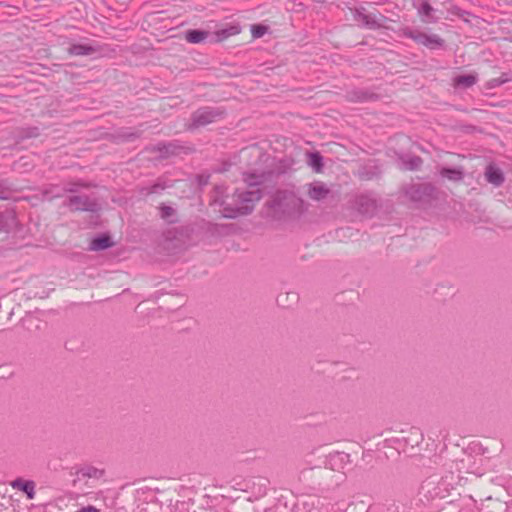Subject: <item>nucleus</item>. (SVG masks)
Here are the masks:
<instances>
[{
	"label": "nucleus",
	"instance_id": "obj_1",
	"mask_svg": "<svg viewBox=\"0 0 512 512\" xmlns=\"http://www.w3.org/2000/svg\"><path fill=\"white\" fill-rule=\"evenodd\" d=\"M243 180L249 189H236L233 194V205L223 200L219 201L220 206L223 207V217L234 219L238 216L249 215L253 212L256 203L262 198L263 194L259 186L265 181L264 174L246 173L243 175Z\"/></svg>",
	"mask_w": 512,
	"mask_h": 512
},
{
	"label": "nucleus",
	"instance_id": "obj_2",
	"mask_svg": "<svg viewBox=\"0 0 512 512\" xmlns=\"http://www.w3.org/2000/svg\"><path fill=\"white\" fill-rule=\"evenodd\" d=\"M268 216L273 220H284L300 216L306 209L303 199L291 191H277L267 203Z\"/></svg>",
	"mask_w": 512,
	"mask_h": 512
},
{
	"label": "nucleus",
	"instance_id": "obj_3",
	"mask_svg": "<svg viewBox=\"0 0 512 512\" xmlns=\"http://www.w3.org/2000/svg\"><path fill=\"white\" fill-rule=\"evenodd\" d=\"M63 206L68 208L71 212H98L101 209L95 197L86 194H77L68 196Z\"/></svg>",
	"mask_w": 512,
	"mask_h": 512
},
{
	"label": "nucleus",
	"instance_id": "obj_4",
	"mask_svg": "<svg viewBox=\"0 0 512 512\" xmlns=\"http://www.w3.org/2000/svg\"><path fill=\"white\" fill-rule=\"evenodd\" d=\"M404 192L411 201L417 203H429L436 198V187L431 183L409 184Z\"/></svg>",
	"mask_w": 512,
	"mask_h": 512
},
{
	"label": "nucleus",
	"instance_id": "obj_5",
	"mask_svg": "<svg viewBox=\"0 0 512 512\" xmlns=\"http://www.w3.org/2000/svg\"><path fill=\"white\" fill-rule=\"evenodd\" d=\"M452 488V484L448 482V476L440 480H437L435 477H430L421 485V491L431 498H445Z\"/></svg>",
	"mask_w": 512,
	"mask_h": 512
},
{
	"label": "nucleus",
	"instance_id": "obj_6",
	"mask_svg": "<svg viewBox=\"0 0 512 512\" xmlns=\"http://www.w3.org/2000/svg\"><path fill=\"white\" fill-rule=\"evenodd\" d=\"M223 111L214 107H202L193 112L189 129H197L215 122L223 115Z\"/></svg>",
	"mask_w": 512,
	"mask_h": 512
},
{
	"label": "nucleus",
	"instance_id": "obj_7",
	"mask_svg": "<svg viewBox=\"0 0 512 512\" xmlns=\"http://www.w3.org/2000/svg\"><path fill=\"white\" fill-rule=\"evenodd\" d=\"M402 34L404 37L412 39L418 44H421L429 49H438L444 45V40L436 34L428 35L417 29L406 27L403 29Z\"/></svg>",
	"mask_w": 512,
	"mask_h": 512
},
{
	"label": "nucleus",
	"instance_id": "obj_8",
	"mask_svg": "<svg viewBox=\"0 0 512 512\" xmlns=\"http://www.w3.org/2000/svg\"><path fill=\"white\" fill-rule=\"evenodd\" d=\"M355 206L357 210L364 215H371L376 210V200L368 195V194H361L356 197L355 199Z\"/></svg>",
	"mask_w": 512,
	"mask_h": 512
},
{
	"label": "nucleus",
	"instance_id": "obj_9",
	"mask_svg": "<svg viewBox=\"0 0 512 512\" xmlns=\"http://www.w3.org/2000/svg\"><path fill=\"white\" fill-rule=\"evenodd\" d=\"M484 175L487 182L495 187H500L505 181L503 171L494 164L487 165Z\"/></svg>",
	"mask_w": 512,
	"mask_h": 512
},
{
	"label": "nucleus",
	"instance_id": "obj_10",
	"mask_svg": "<svg viewBox=\"0 0 512 512\" xmlns=\"http://www.w3.org/2000/svg\"><path fill=\"white\" fill-rule=\"evenodd\" d=\"M13 489L22 491L26 494L27 498L32 500L35 497V482L33 480H24L23 478H16L10 483Z\"/></svg>",
	"mask_w": 512,
	"mask_h": 512
},
{
	"label": "nucleus",
	"instance_id": "obj_11",
	"mask_svg": "<svg viewBox=\"0 0 512 512\" xmlns=\"http://www.w3.org/2000/svg\"><path fill=\"white\" fill-rule=\"evenodd\" d=\"M16 226V215L12 209L0 211V233L7 234Z\"/></svg>",
	"mask_w": 512,
	"mask_h": 512
},
{
	"label": "nucleus",
	"instance_id": "obj_12",
	"mask_svg": "<svg viewBox=\"0 0 512 512\" xmlns=\"http://www.w3.org/2000/svg\"><path fill=\"white\" fill-rule=\"evenodd\" d=\"M308 196L314 201L325 199L329 194V188L322 182H314L308 184Z\"/></svg>",
	"mask_w": 512,
	"mask_h": 512
},
{
	"label": "nucleus",
	"instance_id": "obj_13",
	"mask_svg": "<svg viewBox=\"0 0 512 512\" xmlns=\"http://www.w3.org/2000/svg\"><path fill=\"white\" fill-rule=\"evenodd\" d=\"M183 149L182 146L178 144L176 141L167 142V143H158L154 146L153 151H156L160 154L161 157L166 158L171 155H177Z\"/></svg>",
	"mask_w": 512,
	"mask_h": 512
},
{
	"label": "nucleus",
	"instance_id": "obj_14",
	"mask_svg": "<svg viewBox=\"0 0 512 512\" xmlns=\"http://www.w3.org/2000/svg\"><path fill=\"white\" fill-rule=\"evenodd\" d=\"M440 175L443 178H447L450 181L453 182H461L464 179V169L463 167H456V168H447L443 167L440 170Z\"/></svg>",
	"mask_w": 512,
	"mask_h": 512
},
{
	"label": "nucleus",
	"instance_id": "obj_15",
	"mask_svg": "<svg viewBox=\"0 0 512 512\" xmlns=\"http://www.w3.org/2000/svg\"><path fill=\"white\" fill-rule=\"evenodd\" d=\"M356 20L360 22L363 26L370 29H377L381 27L380 19H378L375 15L365 14L362 12H358L356 15Z\"/></svg>",
	"mask_w": 512,
	"mask_h": 512
},
{
	"label": "nucleus",
	"instance_id": "obj_16",
	"mask_svg": "<svg viewBox=\"0 0 512 512\" xmlns=\"http://www.w3.org/2000/svg\"><path fill=\"white\" fill-rule=\"evenodd\" d=\"M171 186L168 181L160 178L153 185L141 188L140 193L144 196L160 194L163 190Z\"/></svg>",
	"mask_w": 512,
	"mask_h": 512
},
{
	"label": "nucleus",
	"instance_id": "obj_17",
	"mask_svg": "<svg viewBox=\"0 0 512 512\" xmlns=\"http://www.w3.org/2000/svg\"><path fill=\"white\" fill-rule=\"evenodd\" d=\"M97 52V49L88 44H72L68 48V53L74 56H88Z\"/></svg>",
	"mask_w": 512,
	"mask_h": 512
},
{
	"label": "nucleus",
	"instance_id": "obj_18",
	"mask_svg": "<svg viewBox=\"0 0 512 512\" xmlns=\"http://www.w3.org/2000/svg\"><path fill=\"white\" fill-rule=\"evenodd\" d=\"M112 241L110 236L108 235H100L94 238L89 245V250L91 251H101L112 246Z\"/></svg>",
	"mask_w": 512,
	"mask_h": 512
},
{
	"label": "nucleus",
	"instance_id": "obj_19",
	"mask_svg": "<svg viewBox=\"0 0 512 512\" xmlns=\"http://www.w3.org/2000/svg\"><path fill=\"white\" fill-rule=\"evenodd\" d=\"M104 470L98 469L94 466L86 465L77 471V475L82 478L99 479L104 475Z\"/></svg>",
	"mask_w": 512,
	"mask_h": 512
},
{
	"label": "nucleus",
	"instance_id": "obj_20",
	"mask_svg": "<svg viewBox=\"0 0 512 512\" xmlns=\"http://www.w3.org/2000/svg\"><path fill=\"white\" fill-rule=\"evenodd\" d=\"M18 189L7 179L0 180V200H8Z\"/></svg>",
	"mask_w": 512,
	"mask_h": 512
},
{
	"label": "nucleus",
	"instance_id": "obj_21",
	"mask_svg": "<svg viewBox=\"0 0 512 512\" xmlns=\"http://www.w3.org/2000/svg\"><path fill=\"white\" fill-rule=\"evenodd\" d=\"M209 36V33L207 31L203 30H188L185 33V39L189 43L197 44L203 42L207 37Z\"/></svg>",
	"mask_w": 512,
	"mask_h": 512
},
{
	"label": "nucleus",
	"instance_id": "obj_22",
	"mask_svg": "<svg viewBox=\"0 0 512 512\" xmlns=\"http://www.w3.org/2000/svg\"><path fill=\"white\" fill-rule=\"evenodd\" d=\"M477 82V77L472 74L459 75L454 78V85L456 87L470 88Z\"/></svg>",
	"mask_w": 512,
	"mask_h": 512
},
{
	"label": "nucleus",
	"instance_id": "obj_23",
	"mask_svg": "<svg viewBox=\"0 0 512 512\" xmlns=\"http://www.w3.org/2000/svg\"><path fill=\"white\" fill-rule=\"evenodd\" d=\"M91 186L90 183L84 182V181H75V182H69L66 183L62 188V195L64 193H70L72 195H77L76 193L79 191L80 188H89Z\"/></svg>",
	"mask_w": 512,
	"mask_h": 512
},
{
	"label": "nucleus",
	"instance_id": "obj_24",
	"mask_svg": "<svg viewBox=\"0 0 512 512\" xmlns=\"http://www.w3.org/2000/svg\"><path fill=\"white\" fill-rule=\"evenodd\" d=\"M240 32H241V28L239 25H229L228 27L218 30L216 32L217 40L223 41L230 36L239 34Z\"/></svg>",
	"mask_w": 512,
	"mask_h": 512
},
{
	"label": "nucleus",
	"instance_id": "obj_25",
	"mask_svg": "<svg viewBox=\"0 0 512 512\" xmlns=\"http://www.w3.org/2000/svg\"><path fill=\"white\" fill-rule=\"evenodd\" d=\"M160 210V217L168 222V223H175L176 222V210L168 205L161 204L159 207Z\"/></svg>",
	"mask_w": 512,
	"mask_h": 512
},
{
	"label": "nucleus",
	"instance_id": "obj_26",
	"mask_svg": "<svg viewBox=\"0 0 512 512\" xmlns=\"http://www.w3.org/2000/svg\"><path fill=\"white\" fill-rule=\"evenodd\" d=\"M402 164L405 170L414 171L420 169L423 164V160L419 156H410L406 159H403Z\"/></svg>",
	"mask_w": 512,
	"mask_h": 512
},
{
	"label": "nucleus",
	"instance_id": "obj_27",
	"mask_svg": "<svg viewBox=\"0 0 512 512\" xmlns=\"http://www.w3.org/2000/svg\"><path fill=\"white\" fill-rule=\"evenodd\" d=\"M309 160L308 164L309 166L315 171V172H321L323 169V157L318 152L309 153Z\"/></svg>",
	"mask_w": 512,
	"mask_h": 512
},
{
	"label": "nucleus",
	"instance_id": "obj_28",
	"mask_svg": "<svg viewBox=\"0 0 512 512\" xmlns=\"http://www.w3.org/2000/svg\"><path fill=\"white\" fill-rule=\"evenodd\" d=\"M413 6L417 9L419 15L427 18L426 21H429L434 11L433 7L427 2L423 1L420 4H417L416 0L413 1Z\"/></svg>",
	"mask_w": 512,
	"mask_h": 512
},
{
	"label": "nucleus",
	"instance_id": "obj_29",
	"mask_svg": "<svg viewBox=\"0 0 512 512\" xmlns=\"http://www.w3.org/2000/svg\"><path fill=\"white\" fill-rule=\"evenodd\" d=\"M44 199L51 201L55 198L62 197V191L58 186H49L42 192Z\"/></svg>",
	"mask_w": 512,
	"mask_h": 512
},
{
	"label": "nucleus",
	"instance_id": "obj_30",
	"mask_svg": "<svg viewBox=\"0 0 512 512\" xmlns=\"http://www.w3.org/2000/svg\"><path fill=\"white\" fill-rule=\"evenodd\" d=\"M372 94L362 89L354 90L350 93V99L357 102H364L372 98Z\"/></svg>",
	"mask_w": 512,
	"mask_h": 512
},
{
	"label": "nucleus",
	"instance_id": "obj_31",
	"mask_svg": "<svg viewBox=\"0 0 512 512\" xmlns=\"http://www.w3.org/2000/svg\"><path fill=\"white\" fill-rule=\"evenodd\" d=\"M508 81H510V78L508 77V74L507 73H502L500 77L490 79L487 82V87L489 89H494V88H497V87L507 83Z\"/></svg>",
	"mask_w": 512,
	"mask_h": 512
},
{
	"label": "nucleus",
	"instance_id": "obj_32",
	"mask_svg": "<svg viewBox=\"0 0 512 512\" xmlns=\"http://www.w3.org/2000/svg\"><path fill=\"white\" fill-rule=\"evenodd\" d=\"M267 28L262 25H255L252 27V35L255 38H260L266 33Z\"/></svg>",
	"mask_w": 512,
	"mask_h": 512
},
{
	"label": "nucleus",
	"instance_id": "obj_33",
	"mask_svg": "<svg viewBox=\"0 0 512 512\" xmlns=\"http://www.w3.org/2000/svg\"><path fill=\"white\" fill-rule=\"evenodd\" d=\"M13 372L11 371L10 367L7 365L0 366V379H7L11 377Z\"/></svg>",
	"mask_w": 512,
	"mask_h": 512
},
{
	"label": "nucleus",
	"instance_id": "obj_34",
	"mask_svg": "<svg viewBox=\"0 0 512 512\" xmlns=\"http://www.w3.org/2000/svg\"><path fill=\"white\" fill-rule=\"evenodd\" d=\"M37 131H38V129H37V128H33V132H31V133L29 134V136H30V137H31V136H37V135H38V132H37Z\"/></svg>",
	"mask_w": 512,
	"mask_h": 512
},
{
	"label": "nucleus",
	"instance_id": "obj_35",
	"mask_svg": "<svg viewBox=\"0 0 512 512\" xmlns=\"http://www.w3.org/2000/svg\"><path fill=\"white\" fill-rule=\"evenodd\" d=\"M337 457H339L340 460H343L345 457L347 458L348 455H346V454H337Z\"/></svg>",
	"mask_w": 512,
	"mask_h": 512
},
{
	"label": "nucleus",
	"instance_id": "obj_36",
	"mask_svg": "<svg viewBox=\"0 0 512 512\" xmlns=\"http://www.w3.org/2000/svg\"><path fill=\"white\" fill-rule=\"evenodd\" d=\"M511 41H512V37H511Z\"/></svg>",
	"mask_w": 512,
	"mask_h": 512
}]
</instances>
